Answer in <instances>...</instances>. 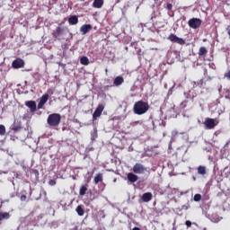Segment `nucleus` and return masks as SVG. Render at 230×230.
Returning <instances> with one entry per match:
<instances>
[{
	"label": "nucleus",
	"instance_id": "c9c22d12",
	"mask_svg": "<svg viewBox=\"0 0 230 230\" xmlns=\"http://www.w3.org/2000/svg\"><path fill=\"white\" fill-rule=\"evenodd\" d=\"M224 93H225L226 100H230V90L229 89H224Z\"/></svg>",
	"mask_w": 230,
	"mask_h": 230
},
{
	"label": "nucleus",
	"instance_id": "6e6d98bb",
	"mask_svg": "<svg viewBox=\"0 0 230 230\" xmlns=\"http://www.w3.org/2000/svg\"><path fill=\"white\" fill-rule=\"evenodd\" d=\"M33 173H39V171H33Z\"/></svg>",
	"mask_w": 230,
	"mask_h": 230
},
{
	"label": "nucleus",
	"instance_id": "423d86ee",
	"mask_svg": "<svg viewBox=\"0 0 230 230\" xmlns=\"http://www.w3.org/2000/svg\"><path fill=\"white\" fill-rule=\"evenodd\" d=\"M10 129L13 130V132L14 133H17V132H21V130H23L24 128H22V122L17 119V120H14L13 123L11 125Z\"/></svg>",
	"mask_w": 230,
	"mask_h": 230
},
{
	"label": "nucleus",
	"instance_id": "6ab92c4d",
	"mask_svg": "<svg viewBox=\"0 0 230 230\" xmlns=\"http://www.w3.org/2000/svg\"><path fill=\"white\" fill-rule=\"evenodd\" d=\"M142 200L144 202H150V200H152L153 199V195H152V192H146L142 195Z\"/></svg>",
	"mask_w": 230,
	"mask_h": 230
},
{
	"label": "nucleus",
	"instance_id": "2f4dec72",
	"mask_svg": "<svg viewBox=\"0 0 230 230\" xmlns=\"http://www.w3.org/2000/svg\"><path fill=\"white\" fill-rule=\"evenodd\" d=\"M102 181H103V176L102 174H97L94 177V183L98 184V182H102Z\"/></svg>",
	"mask_w": 230,
	"mask_h": 230
},
{
	"label": "nucleus",
	"instance_id": "1a4fd4ad",
	"mask_svg": "<svg viewBox=\"0 0 230 230\" xmlns=\"http://www.w3.org/2000/svg\"><path fill=\"white\" fill-rule=\"evenodd\" d=\"M133 172L134 173H145L147 172V169L142 164H136L133 166Z\"/></svg>",
	"mask_w": 230,
	"mask_h": 230
},
{
	"label": "nucleus",
	"instance_id": "09e8293b",
	"mask_svg": "<svg viewBox=\"0 0 230 230\" xmlns=\"http://www.w3.org/2000/svg\"><path fill=\"white\" fill-rule=\"evenodd\" d=\"M132 230H141V228L137 227V226H135L132 228Z\"/></svg>",
	"mask_w": 230,
	"mask_h": 230
},
{
	"label": "nucleus",
	"instance_id": "6e6552de",
	"mask_svg": "<svg viewBox=\"0 0 230 230\" xmlns=\"http://www.w3.org/2000/svg\"><path fill=\"white\" fill-rule=\"evenodd\" d=\"M169 40H171V42H175L176 44H180L181 46H184V44H186V40H184V39L179 38L175 34H170Z\"/></svg>",
	"mask_w": 230,
	"mask_h": 230
},
{
	"label": "nucleus",
	"instance_id": "b1692460",
	"mask_svg": "<svg viewBox=\"0 0 230 230\" xmlns=\"http://www.w3.org/2000/svg\"><path fill=\"white\" fill-rule=\"evenodd\" d=\"M75 211L79 217H84V215H85V210L82 208V205H78Z\"/></svg>",
	"mask_w": 230,
	"mask_h": 230
},
{
	"label": "nucleus",
	"instance_id": "412c9836",
	"mask_svg": "<svg viewBox=\"0 0 230 230\" xmlns=\"http://www.w3.org/2000/svg\"><path fill=\"white\" fill-rule=\"evenodd\" d=\"M68 23L71 24V26H75V24H78V16L72 15L68 18Z\"/></svg>",
	"mask_w": 230,
	"mask_h": 230
},
{
	"label": "nucleus",
	"instance_id": "f704fd0d",
	"mask_svg": "<svg viewBox=\"0 0 230 230\" xmlns=\"http://www.w3.org/2000/svg\"><path fill=\"white\" fill-rule=\"evenodd\" d=\"M4 134H6V128L4 127V125H0V136H4Z\"/></svg>",
	"mask_w": 230,
	"mask_h": 230
},
{
	"label": "nucleus",
	"instance_id": "393cba45",
	"mask_svg": "<svg viewBox=\"0 0 230 230\" xmlns=\"http://www.w3.org/2000/svg\"><path fill=\"white\" fill-rule=\"evenodd\" d=\"M9 218H10V213L0 212V222H3V220H8Z\"/></svg>",
	"mask_w": 230,
	"mask_h": 230
},
{
	"label": "nucleus",
	"instance_id": "5fc2aeb1",
	"mask_svg": "<svg viewBox=\"0 0 230 230\" xmlns=\"http://www.w3.org/2000/svg\"><path fill=\"white\" fill-rule=\"evenodd\" d=\"M227 35H228L229 38H230V29L227 30Z\"/></svg>",
	"mask_w": 230,
	"mask_h": 230
},
{
	"label": "nucleus",
	"instance_id": "c03bdc74",
	"mask_svg": "<svg viewBox=\"0 0 230 230\" xmlns=\"http://www.w3.org/2000/svg\"><path fill=\"white\" fill-rule=\"evenodd\" d=\"M137 53L138 57H141V55H143V53L141 52V49L137 50Z\"/></svg>",
	"mask_w": 230,
	"mask_h": 230
},
{
	"label": "nucleus",
	"instance_id": "a211bd4d",
	"mask_svg": "<svg viewBox=\"0 0 230 230\" xmlns=\"http://www.w3.org/2000/svg\"><path fill=\"white\" fill-rule=\"evenodd\" d=\"M183 95L186 98V100H190V102H193V100H195V98L197 97V94L192 93L191 90L184 92Z\"/></svg>",
	"mask_w": 230,
	"mask_h": 230
},
{
	"label": "nucleus",
	"instance_id": "2eb2a0df",
	"mask_svg": "<svg viewBox=\"0 0 230 230\" xmlns=\"http://www.w3.org/2000/svg\"><path fill=\"white\" fill-rule=\"evenodd\" d=\"M116 168L117 167L111 168L107 165H105V166L99 165L97 167V170H102V172H113L114 173H119V171ZM94 170H96V168H94Z\"/></svg>",
	"mask_w": 230,
	"mask_h": 230
},
{
	"label": "nucleus",
	"instance_id": "58836bf2",
	"mask_svg": "<svg viewBox=\"0 0 230 230\" xmlns=\"http://www.w3.org/2000/svg\"><path fill=\"white\" fill-rule=\"evenodd\" d=\"M92 141L96 139V137H98V134L96 133V131H93V133H92Z\"/></svg>",
	"mask_w": 230,
	"mask_h": 230
},
{
	"label": "nucleus",
	"instance_id": "c756f323",
	"mask_svg": "<svg viewBox=\"0 0 230 230\" xmlns=\"http://www.w3.org/2000/svg\"><path fill=\"white\" fill-rule=\"evenodd\" d=\"M207 54H208V49H206V47L199 48V57H206Z\"/></svg>",
	"mask_w": 230,
	"mask_h": 230
},
{
	"label": "nucleus",
	"instance_id": "7ed1b4c3",
	"mask_svg": "<svg viewBox=\"0 0 230 230\" xmlns=\"http://www.w3.org/2000/svg\"><path fill=\"white\" fill-rule=\"evenodd\" d=\"M61 119L62 116L59 113H52L49 115L47 119V123L50 127H58V125H60Z\"/></svg>",
	"mask_w": 230,
	"mask_h": 230
},
{
	"label": "nucleus",
	"instance_id": "72a5a7b5",
	"mask_svg": "<svg viewBox=\"0 0 230 230\" xmlns=\"http://www.w3.org/2000/svg\"><path fill=\"white\" fill-rule=\"evenodd\" d=\"M196 170H198V173H206V166L199 165Z\"/></svg>",
	"mask_w": 230,
	"mask_h": 230
},
{
	"label": "nucleus",
	"instance_id": "ea45409f",
	"mask_svg": "<svg viewBox=\"0 0 230 230\" xmlns=\"http://www.w3.org/2000/svg\"><path fill=\"white\" fill-rule=\"evenodd\" d=\"M185 226H186L187 227H191V226H192L191 221L187 220V221L185 222Z\"/></svg>",
	"mask_w": 230,
	"mask_h": 230
},
{
	"label": "nucleus",
	"instance_id": "3c124183",
	"mask_svg": "<svg viewBox=\"0 0 230 230\" xmlns=\"http://www.w3.org/2000/svg\"><path fill=\"white\" fill-rule=\"evenodd\" d=\"M204 150H206L207 152H211V149L205 147Z\"/></svg>",
	"mask_w": 230,
	"mask_h": 230
},
{
	"label": "nucleus",
	"instance_id": "20e7f679",
	"mask_svg": "<svg viewBox=\"0 0 230 230\" xmlns=\"http://www.w3.org/2000/svg\"><path fill=\"white\" fill-rule=\"evenodd\" d=\"M188 24L192 30H197L202 25V20L200 18H191L189 20Z\"/></svg>",
	"mask_w": 230,
	"mask_h": 230
},
{
	"label": "nucleus",
	"instance_id": "f3484780",
	"mask_svg": "<svg viewBox=\"0 0 230 230\" xmlns=\"http://www.w3.org/2000/svg\"><path fill=\"white\" fill-rule=\"evenodd\" d=\"M152 123L153 127H155V125H158L159 127H166V121L163 119H155Z\"/></svg>",
	"mask_w": 230,
	"mask_h": 230
},
{
	"label": "nucleus",
	"instance_id": "864d4df0",
	"mask_svg": "<svg viewBox=\"0 0 230 230\" xmlns=\"http://www.w3.org/2000/svg\"><path fill=\"white\" fill-rule=\"evenodd\" d=\"M204 75H208V69H204Z\"/></svg>",
	"mask_w": 230,
	"mask_h": 230
},
{
	"label": "nucleus",
	"instance_id": "8fccbe9b",
	"mask_svg": "<svg viewBox=\"0 0 230 230\" xmlns=\"http://www.w3.org/2000/svg\"><path fill=\"white\" fill-rule=\"evenodd\" d=\"M155 17V13H153L152 14H151V19H154Z\"/></svg>",
	"mask_w": 230,
	"mask_h": 230
},
{
	"label": "nucleus",
	"instance_id": "bf43d9fd",
	"mask_svg": "<svg viewBox=\"0 0 230 230\" xmlns=\"http://www.w3.org/2000/svg\"><path fill=\"white\" fill-rule=\"evenodd\" d=\"M208 80H211V77H208Z\"/></svg>",
	"mask_w": 230,
	"mask_h": 230
},
{
	"label": "nucleus",
	"instance_id": "f8f14e48",
	"mask_svg": "<svg viewBox=\"0 0 230 230\" xmlns=\"http://www.w3.org/2000/svg\"><path fill=\"white\" fill-rule=\"evenodd\" d=\"M192 87H193V89H195L197 87H199L200 89H205L206 88V81H204V79H200L199 81H193Z\"/></svg>",
	"mask_w": 230,
	"mask_h": 230
},
{
	"label": "nucleus",
	"instance_id": "9d476101",
	"mask_svg": "<svg viewBox=\"0 0 230 230\" xmlns=\"http://www.w3.org/2000/svg\"><path fill=\"white\" fill-rule=\"evenodd\" d=\"M48 100H49V94L45 93L40 98V102L38 103L37 109L40 110L42 107L48 103Z\"/></svg>",
	"mask_w": 230,
	"mask_h": 230
},
{
	"label": "nucleus",
	"instance_id": "7c9ffc66",
	"mask_svg": "<svg viewBox=\"0 0 230 230\" xmlns=\"http://www.w3.org/2000/svg\"><path fill=\"white\" fill-rule=\"evenodd\" d=\"M58 176H60V174H55L53 179L49 181V186H55V184H57V179H58Z\"/></svg>",
	"mask_w": 230,
	"mask_h": 230
},
{
	"label": "nucleus",
	"instance_id": "a19ab883",
	"mask_svg": "<svg viewBox=\"0 0 230 230\" xmlns=\"http://www.w3.org/2000/svg\"><path fill=\"white\" fill-rule=\"evenodd\" d=\"M208 66L211 69H217V66L215 65V63H209Z\"/></svg>",
	"mask_w": 230,
	"mask_h": 230
},
{
	"label": "nucleus",
	"instance_id": "a18cd8bd",
	"mask_svg": "<svg viewBox=\"0 0 230 230\" xmlns=\"http://www.w3.org/2000/svg\"><path fill=\"white\" fill-rule=\"evenodd\" d=\"M21 200H26V195H22L21 196Z\"/></svg>",
	"mask_w": 230,
	"mask_h": 230
},
{
	"label": "nucleus",
	"instance_id": "4468645a",
	"mask_svg": "<svg viewBox=\"0 0 230 230\" xmlns=\"http://www.w3.org/2000/svg\"><path fill=\"white\" fill-rule=\"evenodd\" d=\"M25 106L30 109L31 112H35V111H37V102H35V101L25 102Z\"/></svg>",
	"mask_w": 230,
	"mask_h": 230
},
{
	"label": "nucleus",
	"instance_id": "bb28decb",
	"mask_svg": "<svg viewBox=\"0 0 230 230\" xmlns=\"http://www.w3.org/2000/svg\"><path fill=\"white\" fill-rule=\"evenodd\" d=\"M190 105H191L190 103V100L185 99L184 101H182L180 104V109H186V107H190Z\"/></svg>",
	"mask_w": 230,
	"mask_h": 230
},
{
	"label": "nucleus",
	"instance_id": "f257e3e1",
	"mask_svg": "<svg viewBox=\"0 0 230 230\" xmlns=\"http://www.w3.org/2000/svg\"><path fill=\"white\" fill-rule=\"evenodd\" d=\"M149 109L150 104H148L147 102L141 100L135 102L133 106V112L137 116H143V114H146V112H148Z\"/></svg>",
	"mask_w": 230,
	"mask_h": 230
},
{
	"label": "nucleus",
	"instance_id": "49530a36",
	"mask_svg": "<svg viewBox=\"0 0 230 230\" xmlns=\"http://www.w3.org/2000/svg\"><path fill=\"white\" fill-rule=\"evenodd\" d=\"M58 65L61 66V67H63V68L66 67V64H64V63H58Z\"/></svg>",
	"mask_w": 230,
	"mask_h": 230
},
{
	"label": "nucleus",
	"instance_id": "5701e85b",
	"mask_svg": "<svg viewBox=\"0 0 230 230\" xmlns=\"http://www.w3.org/2000/svg\"><path fill=\"white\" fill-rule=\"evenodd\" d=\"M138 177L134 173H128V181L129 182H137Z\"/></svg>",
	"mask_w": 230,
	"mask_h": 230
},
{
	"label": "nucleus",
	"instance_id": "39448f33",
	"mask_svg": "<svg viewBox=\"0 0 230 230\" xmlns=\"http://www.w3.org/2000/svg\"><path fill=\"white\" fill-rule=\"evenodd\" d=\"M104 109H105V105L103 104H99L97 106V108L93 113V121H96V119H98V118L102 116V113L103 112Z\"/></svg>",
	"mask_w": 230,
	"mask_h": 230
},
{
	"label": "nucleus",
	"instance_id": "a878e982",
	"mask_svg": "<svg viewBox=\"0 0 230 230\" xmlns=\"http://www.w3.org/2000/svg\"><path fill=\"white\" fill-rule=\"evenodd\" d=\"M103 6V0H94L93 3V8H102Z\"/></svg>",
	"mask_w": 230,
	"mask_h": 230
},
{
	"label": "nucleus",
	"instance_id": "4be33fe9",
	"mask_svg": "<svg viewBox=\"0 0 230 230\" xmlns=\"http://www.w3.org/2000/svg\"><path fill=\"white\" fill-rule=\"evenodd\" d=\"M87 190H89V185H87V184L82 185L79 190V195L81 197H84V195H85V193H87Z\"/></svg>",
	"mask_w": 230,
	"mask_h": 230
},
{
	"label": "nucleus",
	"instance_id": "603ef678",
	"mask_svg": "<svg viewBox=\"0 0 230 230\" xmlns=\"http://www.w3.org/2000/svg\"><path fill=\"white\" fill-rule=\"evenodd\" d=\"M69 37H70V39H73V33L72 32H69Z\"/></svg>",
	"mask_w": 230,
	"mask_h": 230
},
{
	"label": "nucleus",
	"instance_id": "473e14b6",
	"mask_svg": "<svg viewBox=\"0 0 230 230\" xmlns=\"http://www.w3.org/2000/svg\"><path fill=\"white\" fill-rule=\"evenodd\" d=\"M227 148H229V142H227L222 148H221V154L223 155H226L227 152Z\"/></svg>",
	"mask_w": 230,
	"mask_h": 230
},
{
	"label": "nucleus",
	"instance_id": "ddd939ff",
	"mask_svg": "<svg viewBox=\"0 0 230 230\" xmlns=\"http://www.w3.org/2000/svg\"><path fill=\"white\" fill-rule=\"evenodd\" d=\"M124 82L125 79L123 78V76L119 75L115 77V79L113 80V84H111V87H119V85H121Z\"/></svg>",
	"mask_w": 230,
	"mask_h": 230
},
{
	"label": "nucleus",
	"instance_id": "f03ea898",
	"mask_svg": "<svg viewBox=\"0 0 230 230\" xmlns=\"http://www.w3.org/2000/svg\"><path fill=\"white\" fill-rule=\"evenodd\" d=\"M66 33H69V29L67 27L58 25L53 31L52 37L58 40H60Z\"/></svg>",
	"mask_w": 230,
	"mask_h": 230
},
{
	"label": "nucleus",
	"instance_id": "79ce46f5",
	"mask_svg": "<svg viewBox=\"0 0 230 230\" xmlns=\"http://www.w3.org/2000/svg\"><path fill=\"white\" fill-rule=\"evenodd\" d=\"M8 136H10V140L11 141H15V139H17V137H13L10 134V132L8 133Z\"/></svg>",
	"mask_w": 230,
	"mask_h": 230
},
{
	"label": "nucleus",
	"instance_id": "aec40b11",
	"mask_svg": "<svg viewBox=\"0 0 230 230\" xmlns=\"http://www.w3.org/2000/svg\"><path fill=\"white\" fill-rule=\"evenodd\" d=\"M216 104L217 105V107L219 109V114H223V112H226V106L224 104H222V102L220 101V99H217L216 101Z\"/></svg>",
	"mask_w": 230,
	"mask_h": 230
},
{
	"label": "nucleus",
	"instance_id": "de8ad7c7",
	"mask_svg": "<svg viewBox=\"0 0 230 230\" xmlns=\"http://www.w3.org/2000/svg\"><path fill=\"white\" fill-rule=\"evenodd\" d=\"M173 55H174V57H177V56H179V52L175 50V51L173 52Z\"/></svg>",
	"mask_w": 230,
	"mask_h": 230
},
{
	"label": "nucleus",
	"instance_id": "13d9d810",
	"mask_svg": "<svg viewBox=\"0 0 230 230\" xmlns=\"http://www.w3.org/2000/svg\"><path fill=\"white\" fill-rule=\"evenodd\" d=\"M195 170H197V169H192V172H195Z\"/></svg>",
	"mask_w": 230,
	"mask_h": 230
},
{
	"label": "nucleus",
	"instance_id": "4c0bfd02",
	"mask_svg": "<svg viewBox=\"0 0 230 230\" xmlns=\"http://www.w3.org/2000/svg\"><path fill=\"white\" fill-rule=\"evenodd\" d=\"M172 8H173V5H172V4L168 3L166 4V10H168V12H170V10H172Z\"/></svg>",
	"mask_w": 230,
	"mask_h": 230
},
{
	"label": "nucleus",
	"instance_id": "9b49d317",
	"mask_svg": "<svg viewBox=\"0 0 230 230\" xmlns=\"http://www.w3.org/2000/svg\"><path fill=\"white\" fill-rule=\"evenodd\" d=\"M12 66L13 69H21V67H24V60L22 58H16L13 61Z\"/></svg>",
	"mask_w": 230,
	"mask_h": 230
},
{
	"label": "nucleus",
	"instance_id": "4d7b16f0",
	"mask_svg": "<svg viewBox=\"0 0 230 230\" xmlns=\"http://www.w3.org/2000/svg\"><path fill=\"white\" fill-rule=\"evenodd\" d=\"M147 155H148V157H152V155H150V154H148V153H147Z\"/></svg>",
	"mask_w": 230,
	"mask_h": 230
},
{
	"label": "nucleus",
	"instance_id": "e433bc0d",
	"mask_svg": "<svg viewBox=\"0 0 230 230\" xmlns=\"http://www.w3.org/2000/svg\"><path fill=\"white\" fill-rule=\"evenodd\" d=\"M201 199H202V195H200V194H195L194 195V201L195 202H200Z\"/></svg>",
	"mask_w": 230,
	"mask_h": 230
},
{
	"label": "nucleus",
	"instance_id": "37998d69",
	"mask_svg": "<svg viewBox=\"0 0 230 230\" xmlns=\"http://www.w3.org/2000/svg\"><path fill=\"white\" fill-rule=\"evenodd\" d=\"M22 169L25 173H28V172H30V169L28 167L22 166Z\"/></svg>",
	"mask_w": 230,
	"mask_h": 230
},
{
	"label": "nucleus",
	"instance_id": "c85d7f7f",
	"mask_svg": "<svg viewBox=\"0 0 230 230\" xmlns=\"http://www.w3.org/2000/svg\"><path fill=\"white\" fill-rule=\"evenodd\" d=\"M111 164L114 165L113 168H116V166H118V164H121V160L118 157H114L111 160Z\"/></svg>",
	"mask_w": 230,
	"mask_h": 230
},
{
	"label": "nucleus",
	"instance_id": "0eeeda50",
	"mask_svg": "<svg viewBox=\"0 0 230 230\" xmlns=\"http://www.w3.org/2000/svg\"><path fill=\"white\" fill-rule=\"evenodd\" d=\"M204 125L206 128H208L209 130H211L212 128H216L217 125H218V121L215 120V119L207 118L205 119Z\"/></svg>",
	"mask_w": 230,
	"mask_h": 230
},
{
	"label": "nucleus",
	"instance_id": "cd10ccee",
	"mask_svg": "<svg viewBox=\"0 0 230 230\" xmlns=\"http://www.w3.org/2000/svg\"><path fill=\"white\" fill-rule=\"evenodd\" d=\"M80 64H82V66H89V58L88 57H82L80 58Z\"/></svg>",
	"mask_w": 230,
	"mask_h": 230
},
{
	"label": "nucleus",
	"instance_id": "dca6fc26",
	"mask_svg": "<svg viewBox=\"0 0 230 230\" xmlns=\"http://www.w3.org/2000/svg\"><path fill=\"white\" fill-rule=\"evenodd\" d=\"M91 30H93V25L84 24L80 28V32L82 33V35H87V33H89V31H91Z\"/></svg>",
	"mask_w": 230,
	"mask_h": 230
}]
</instances>
